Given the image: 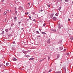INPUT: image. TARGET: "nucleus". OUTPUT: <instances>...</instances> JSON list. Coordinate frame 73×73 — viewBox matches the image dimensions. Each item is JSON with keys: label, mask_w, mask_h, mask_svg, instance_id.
Segmentation results:
<instances>
[{"label": "nucleus", "mask_w": 73, "mask_h": 73, "mask_svg": "<svg viewBox=\"0 0 73 73\" xmlns=\"http://www.w3.org/2000/svg\"><path fill=\"white\" fill-rule=\"evenodd\" d=\"M20 23H21V22H19L18 23L19 24V25L20 24Z\"/></svg>", "instance_id": "obj_33"}, {"label": "nucleus", "mask_w": 73, "mask_h": 73, "mask_svg": "<svg viewBox=\"0 0 73 73\" xmlns=\"http://www.w3.org/2000/svg\"><path fill=\"white\" fill-rule=\"evenodd\" d=\"M48 60H50V57H49V56H48Z\"/></svg>", "instance_id": "obj_22"}, {"label": "nucleus", "mask_w": 73, "mask_h": 73, "mask_svg": "<svg viewBox=\"0 0 73 73\" xmlns=\"http://www.w3.org/2000/svg\"><path fill=\"white\" fill-rule=\"evenodd\" d=\"M58 28L59 29H61V27L60 26V24H58Z\"/></svg>", "instance_id": "obj_6"}, {"label": "nucleus", "mask_w": 73, "mask_h": 73, "mask_svg": "<svg viewBox=\"0 0 73 73\" xmlns=\"http://www.w3.org/2000/svg\"><path fill=\"white\" fill-rule=\"evenodd\" d=\"M28 4H30V3H28Z\"/></svg>", "instance_id": "obj_42"}, {"label": "nucleus", "mask_w": 73, "mask_h": 73, "mask_svg": "<svg viewBox=\"0 0 73 73\" xmlns=\"http://www.w3.org/2000/svg\"><path fill=\"white\" fill-rule=\"evenodd\" d=\"M70 40L72 41V40H73V37H70Z\"/></svg>", "instance_id": "obj_13"}, {"label": "nucleus", "mask_w": 73, "mask_h": 73, "mask_svg": "<svg viewBox=\"0 0 73 73\" xmlns=\"http://www.w3.org/2000/svg\"><path fill=\"white\" fill-rule=\"evenodd\" d=\"M42 61H44V59L40 60L39 61V62H41Z\"/></svg>", "instance_id": "obj_17"}, {"label": "nucleus", "mask_w": 73, "mask_h": 73, "mask_svg": "<svg viewBox=\"0 0 73 73\" xmlns=\"http://www.w3.org/2000/svg\"><path fill=\"white\" fill-rule=\"evenodd\" d=\"M66 49H64V52H65V51H66Z\"/></svg>", "instance_id": "obj_28"}, {"label": "nucleus", "mask_w": 73, "mask_h": 73, "mask_svg": "<svg viewBox=\"0 0 73 73\" xmlns=\"http://www.w3.org/2000/svg\"><path fill=\"white\" fill-rule=\"evenodd\" d=\"M48 7H50V5H48Z\"/></svg>", "instance_id": "obj_24"}, {"label": "nucleus", "mask_w": 73, "mask_h": 73, "mask_svg": "<svg viewBox=\"0 0 73 73\" xmlns=\"http://www.w3.org/2000/svg\"><path fill=\"white\" fill-rule=\"evenodd\" d=\"M10 12H11V10H10Z\"/></svg>", "instance_id": "obj_44"}, {"label": "nucleus", "mask_w": 73, "mask_h": 73, "mask_svg": "<svg viewBox=\"0 0 73 73\" xmlns=\"http://www.w3.org/2000/svg\"><path fill=\"white\" fill-rule=\"evenodd\" d=\"M15 13H17V11L16 10Z\"/></svg>", "instance_id": "obj_37"}, {"label": "nucleus", "mask_w": 73, "mask_h": 73, "mask_svg": "<svg viewBox=\"0 0 73 73\" xmlns=\"http://www.w3.org/2000/svg\"><path fill=\"white\" fill-rule=\"evenodd\" d=\"M29 19H31V17H29Z\"/></svg>", "instance_id": "obj_39"}, {"label": "nucleus", "mask_w": 73, "mask_h": 73, "mask_svg": "<svg viewBox=\"0 0 73 73\" xmlns=\"http://www.w3.org/2000/svg\"><path fill=\"white\" fill-rule=\"evenodd\" d=\"M53 15L54 14H51L50 16V17H51V18H52L53 17Z\"/></svg>", "instance_id": "obj_3"}, {"label": "nucleus", "mask_w": 73, "mask_h": 73, "mask_svg": "<svg viewBox=\"0 0 73 73\" xmlns=\"http://www.w3.org/2000/svg\"><path fill=\"white\" fill-rule=\"evenodd\" d=\"M33 21H36V20H35V19H34L33 20Z\"/></svg>", "instance_id": "obj_23"}, {"label": "nucleus", "mask_w": 73, "mask_h": 73, "mask_svg": "<svg viewBox=\"0 0 73 73\" xmlns=\"http://www.w3.org/2000/svg\"><path fill=\"white\" fill-rule=\"evenodd\" d=\"M61 42H62V40H61L59 42V43H61Z\"/></svg>", "instance_id": "obj_18"}, {"label": "nucleus", "mask_w": 73, "mask_h": 73, "mask_svg": "<svg viewBox=\"0 0 73 73\" xmlns=\"http://www.w3.org/2000/svg\"><path fill=\"white\" fill-rule=\"evenodd\" d=\"M42 34H43V35H45V34H46V33L44 32H42Z\"/></svg>", "instance_id": "obj_14"}, {"label": "nucleus", "mask_w": 73, "mask_h": 73, "mask_svg": "<svg viewBox=\"0 0 73 73\" xmlns=\"http://www.w3.org/2000/svg\"><path fill=\"white\" fill-rule=\"evenodd\" d=\"M55 16H58V14H55Z\"/></svg>", "instance_id": "obj_27"}, {"label": "nucleus", "mask_w": 73, "mask_h": 73, "mask_svg": "<svg viewBox=\"0 0 73 73\" xmlns=\"http://www.w3.org/2000/svg\"><path fill=\"white\" fill-rule=\"evenodd\" d=\"M13 60L14 61H16V59L14 58H13Z\"/></svg>", "instance_id": "obj_7"}, {"label": "nucleus", "mask_w": 73, "mask_h": 73, "mask_svg": "<svg viewBox=\"0 0 73 73\" xmlns=\"http://www.w3.org/2000/svg\"><path fill=\"white\" fill-rule=\"evenodd\" d=\"M16 19H17V17H15V18H14L15 20H16Z\"/></svg>", "instance_id": "obj_25"}, {"label": "nucleus", "mask_w": 73, "mask_h": 73, "mask_svg": "<svg viewBox=\"0 0 73 73\" xmlns=\"http://www.w3.org/2000/svg\"><path fill=\"white\" fill-rule=\"evenodd\" d=\"M45 58H44L43 60H45Z\"/></svg>", "instance_id": "obj_38"}, {"label": "nucleus", "mask_w": 73, "mask_h": 73, "mask_svg": "<svg viewBox=\"0 0 73 73\" xmlns=\"http://www.w3.org/2000/svg\"><path fill=\"white\" fill-rule=\"evenodd\" d=\"M7 11H9V10H7Z\"/></svg>", "instance_id": "obj_48"}, {"label": "nucleus", "mask_w": 73, "mask_h": 73, "mask_svg": "<svg viewBox=\"0 0 73 73\" xmlns=\"http://www.w3.org/2000/svg\"><path fill=\"white\" fill-rule=\"evenodd\" d=\"M36 33H39L38 31H36Z\"/></svg>", "instance_id": "obj_31"}, {"label": "nucleus", "mask_w": 73, "mask_h": 73, "mask_svg": "<svg viewBox=\"0 0 73 73\" xmlns=\"http://www.w3.org/2000/svg\"><path fill=\"white\" fill-rule=\"evenodd\" d=\"M4 15H6V13H5L4 14Z\"/></svg>", "instance_id": "obj_40"}, {"label": "nucleus", "mask_w": 73, "mask_h": 73, "mask_svg": "<svg viewBox=\"0 0 73 73\" xmlns=\"http://www.w3.org/2000/svg\"><path fill=\"white\" fill-rule=\"evenodd\" d=\"M65 1L66 2H68L69 1V0H66Z\"/></svg>", "instance_id": "obj_26"}, {"label": "nucleus", "mask_w": 73, "mask_h": 73, "mask_svg": "<svg viewBox=\"0 0 73 73\" xmlns=\"http://www.w3.org/2000/svg\"><path fill=\"white\" fill-rule=\"evenodd\" d=\"M50 71H51V70ZM50 71H48V72H50Z\"/></svg>", "instance_id": "obj_43"}, {"label": "nucleus", "mask_w": 73, "mask_h": 73, "mask_svg": "<svg viewBox=\"0 0 73 73\" xmlns=\"http://www.w3.org/2000/svg\"><path fill=\"white\" fill-rule=\"evenodd\" d=\"M2 2H3L4 1V0H1Z\"/></svg>", "instance_id": "obj_34"}, {"label": "nucleus", "mask_w": 73, "mask_h": 73, "mask_svg": "<svg viewBox=\"0 0 73 73\" xmlns=\"http://www.w3.org/2000/svg\"><path fill=\"white\" fill-rule=\"evenodd\" d=\"M19 9H20V10H21L22 9H23V7H19Z\"/></svg>", "instance_id": "obj_2"}, {"label": "nucleus", "mask_w": 73, "mask_h": 73, "mask_svg": "<svg viewBox=\"0 0 73 73\" xmlns=\"http://www.w3.org/2000/svg\"><path fill=\"white\" fill-rule=\"evenodd\" d=\"M25 57H29V56L27 55L26 54L25 55Z\"/></svg>", "instance_id": "obj_11"}, {"label": "nucleus", "mask_w": 73, "mask_h": 73, "mask_svg": "<svg viewBox=\"0 0 73 73\" xmlns=\"http://www.w3.org/2000/svg\"><path fill=\"white\" fill-rule=\"evenodd\" d=\"M5 31H6V32H8V29H5Z\"/></svg>", "instance_id": "obj_8"}, {"label": "nucleus", "mask_w": 73, "mask_h": 73, "mask_svg": "<svg viewBox=\"0 0 73 73\" xmlns=\"http://www.w3.org/2000/svg\"><path fill=\"white\" fill-rule=\"evenodd\" d=\"M38 37H40V36L39 35V36H38Z\"/></svg>", "instance_id": "obj_41"}, {"label": "nucleus", "mask_w": 73, "mask_h": 73, "mask_svg": "<svg viewBox=\"0 0 73 73\" xmlns=\"http://www.w3.org/2000/svg\"><path fill=\"white\" fill-rule=\"evenodd\" d=\"M55 73H61V72H60V71H58L57 72H55Z\"/></svg>", "instance_id": "obj_12"}, {"label": "nucleus", "mask_w": 73, "mask_h": 73, "mask_svg": "<svg viewBox=\"0 0 73 73\" xmlns=\"http://www.w3.org/2000/svg\"><path fill=\"white\" fill-rule=\"evenodd\" d=\"M28 13H29L27 12V13H25V15H28Z\"/></svg>", "instance_id": "obj_20"}, {"label": "nucleus", "mask_w": 73, "mask_h": 73, "mask_svg": "<svg viewBox=\"0 0 73 73\" xmlns=\"http://www.w3.org/2000/svg\"><path fill=\"white\" fill-rule=\"evenodd\" d=\"M68 21H70V19H69L68 20Z\"/></svg>", "instance_id": "obj_35"}, {"label": "nucleus", "mask_w": 73, "mask_h": 73, "mask_svg": "<svg viewBox=\"0 0 73 73\" xmlns=\"http://www.w3.org/2000/svg\"><path fill=\"white\" fill-rule=\"evenodd\" d=\"M59 50H62L63 48L62 47H59Z\"/></svg>", "instance_id": "obj_4"}, {"label": "nucleus", "mask_w": 73, "mask_h": 73, "mask_svg": "<svg viewBox=\"0 0 73 73\" xmlns=\"http://www.w3.org/2000/svg\"><path fill=\"white\" fill-rule=\"evenodd\" d=\"M69 53H67V56H69Z\"/></svg>", "instance_id": "obj_21"}, {"label": "nucleus", "mask_w": 73, "mask_h": 73, "mask_svg": "<svg viewBox=\"0 0 73 73\" xmlns=\"http://www.w3.org/2000/svg\"><path fill=\"white\" fill-rule=\"evenodd\" d=\"M13 44H15V42H13Z\"/></svg>", "instance_id": "obj_30"}, {"label": "nucleus", "mask_w": 73, "mask_h": 73, "mask_svg": "<svg viewBox=\"0 0 73 73\" xmlns=\"http://www.w3.org/2000/svg\"><path fill=\"white\" fill-rule=\"evenodd\" d=\"M42 11H43V10H42H42H40V11H41V12H42Z\"/></svg>", "instance_id": "obj_32"}, {"label": "nucleus", "mask_w": 73, "mask_h": 73, "mask_svg": "<svg viewBox=\"0 0 73 73\" xmlns=\"http://www.w3.org/2000/svg\"><path fill=\"white\" fill-rule=\"evenodd\" d=\"M22 30L23 29V28H22Z\"/></svg>", "instance_id": "obj_46"}, {"label": "nucleus", "mask_w": 73, "mask_h": 73, "mask_svg": "<svg viewBox=\"0 0 73 73\" xmlns=\"http://www.w3.org/2000/svg\"><path fill=\"white\" fill-rule=\"evenodd\" d=\"M72 4H73V1H72Z\"/></svg>", "instance_id": "obj_45"}, {"label": "nucleus", "mask_w": 73, "mask_h": 73, "mask_svg": "<svg viewBox=\"0 0 73 73\" xmlns=\"http://www.w3.org/2000/svg\"><path fill=\"white\" fill-rule=\"evenodd\" d=\"M39 30H40V31H41V30H40V29H39Z\"/></svg>", "instance_id": "obj_47"}, {"label": "nucleus", "mask_w": 73, "mask_h": 73, "mask_svg": "<svg viewBox=\"0 0 73 73\" xmlns=\"http://www.w3.org/2000/svg\"><path fill=\"white\" fill-rule=\"evenodd\" d=\"M9 64V63H7L6 64V65H7V66H8V65Z\"/></svg>", "instance_id": "obj_15"}, {"label": "nucleus", "mask_w": 73, "mask_h": 73, "mask_svg": "<svg viewBox=\"0 0 73 73\" xmlns=\"http://www.w3.org/2000/svg\"><path fill=\"white\" fill-rule=\"evenodd\" d=\"M61 9V7H59V8H58V10H59V11H60Z\"/></svg>", "instance_id": "obj_10"}, {"label": "nucleus", "mask_w": 73, "mask_h": 73, "mask_svg": "<svg viewBox=\"0 0 73 73\" xmlns=\"http://www.w3.org/2000/svg\"><path fill=\"white\" fill-rule=\"evenodd\" d=\"M2 34H3V33H4V31L2 32Z\"/></svg>", "instance_id": "obj_29"}, {"label": "nucleus", "mask_w": 73, "mask_h": 73, "mask_svg": "<svg viewBox=\"0 0 73 73\" xmlns=\"http://www.w3.org/2000/svg\"><path fill=\"white\" fill-rule=\"evenodd\" d=\"M29 60H34V58H30L29 59Z\"/></svg>", "instance_id": "obj_9"}, {"label": "nucleus", "mask_w": 73, "mask_h": 73, "mask_svg": "<svg viewBox=\"0 0 73 73\" xmlns=\"http://www.w3.org/2000/svg\"><path fill=\"white\" fill-rule=\"evenodd\" d=\"M45 25H46L45 23H44V24L43 25V27H45Z\"/></svg>", "instance_id": "obj_16"}, {"label": "nucleus", "mask_w": 73, "mask_h": 73, "mask_svg": "<svg viewBox=\"0 0 73 73\" xmlns=\"http://www.w3.org/2000/svg\"><path fill=\"white\" fill-rule=\"evenodd\" d=\"M23 53H26V51L24 52H23Z\"/></svg>", "instance_id": "obj_36"}, {"label": "nucleus", "mask_w": 73, "mask_h": 73, "mask_svg": "<svg viewBox=\"0 0 73 73\" xmlns=\"http://www.w3.org/2000/svg\"><path fill=\"white\" fill-rule=\"evenodd\" d=\"M3 66V64H0V67H1V66Z\"/></svg>", "instance_id": "obj_19"}, {"label": "nucleus", "mask_w": 73, "mask_h": 73, "mask_svg": "<svg viewBox=\"0 0 73 73\" xmlns=\"http://www.w3.org/2000/svg\"><path fill=\"white\" fill-rule=\"evenodd\" d=\"M47 42L48 44H49L50 43V39H48L47 41Z\"/></svg>", "instance_id": "obj_1"}, {"label": "nucleus", "mask_w": 73, "mask_h": 73, "mask_svg": "<svg viewBox=\"0 0 73 73\" xmlns=\"http://www.w3.org/2000/svg\"><path fill=\"white\" fill-rule=\"evenodd\" d=\"M53 20L54 21H56V18L55 17H54L53 18Z\"/></svg>", "instance_id": "obj_5"}]
</instances>
